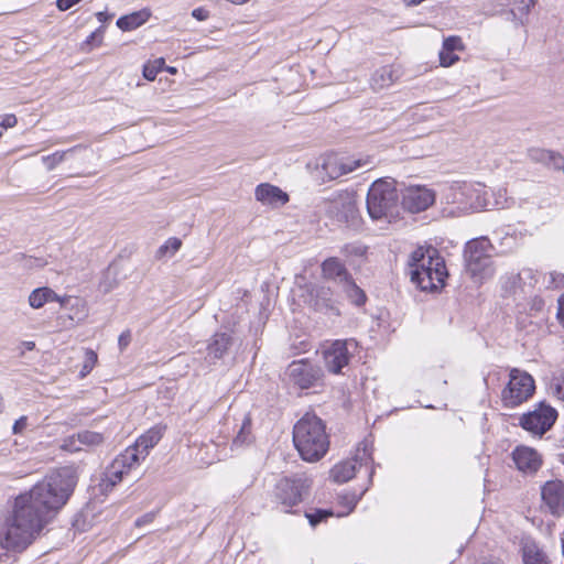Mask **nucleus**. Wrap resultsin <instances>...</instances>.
I'll list each match as a JSON object with an SVG mask.
<instances>
[{"mask_svg": "<svg viewBox=\"0 0 564 564\" xmlns=\"http://www.w3.org/2000/svg\"><path fill=\"white\" fill-rule=\"evenodd\" d=\"M77 481L75 467H59L35 484L29 492L17 497V500L47 523L67 503Z\"/></svg>", "mask_w": 564, "mask_h": 564, "instance_id": "obj_1", "label": "nucleus"}, {"mask_svg": "<svg viewBox=\"0 0 564 564\" xmlns=\"http://www.w3.org/2000/svg\"><path fill=\"white\" fill-rule=\"evenodd\" d=\"M411 282L422 291H435L444 286L447 270L444 259L432 246L419 247L409 257Z\"/></svg>", "mask_w": 564, "mask_h": 564, "instance_id": "obj_2", "label": "nucleus"}, {"mask_svg": "<svg viewBox=\"0 0 564 564\" xmlns=\"http://www.w3.org/2000/svg\"><path fill=\"white\" fill-rule=\"evenodd\" d=\"M293 443L304 460H319L329 447V438L322 419L306 413L293 427Z\"/></svg>", "mask_w": 564, "mask_h": 564, "instance_id": "obj_3", "label": "nucleus"}, {"mask_svg": "<svg viewBox=\"0 0 564 564\" xmlns=\"http://www.w3.org/2000/svg\"><path fill=\"white\" fill-rule=\"evenodd\" d=\"M45 524L25 505L15 499L12 519L0 530V545L20 552L31 544Z\"/></svg>", "mask_w": 564, "mask_h": 564, "instance_id": "obj_4", "label": "nucleus"}, {"mask_svg": "<svg viewBox=\"0 0 564 564\" xmlns=\"http://www.w3.org/2000/svg\"><path fill=\"white\" fill-rule=\"evenodd\" d=\"M494 246L487 237L469 240L464 249V260L467 272L473 279L484 281L495 273L492 264Z\"/></svg>", "mask_w": 564, "mask_h": 564, "instance_id": "obj_5", "label": "nucleus"}, {"mask_svg": "<svg viewBox=\"0 0 564 564\" xmlns=\"http://www.w3.org/2000/svg\"><path fill=\"white\" fill-rule=\"evenodd\" d=\"M399 202L394 182L378 180L367 194V209L372 219H382L394 215Z\"/></svg>", "mask_w": 564, "mask_h": 564, "instance_id": "obj_6", "label": "nucleus"}, {"mask_svg": "<svg viewBox=\"0 0 564 564\" xmlns=\"http://www.w3.org/2000/svg\"><path fill=\"white\" fill-rule=\"evenodd\" d=\"M535 390L533 378L525 371L511 369L510 379L502 390L501 401L506 408H516L532 397Z\"/></svg>", "mask_w": 564, "mask_h": 564, "instance_id": "obj_7", "label": "nucleus"}, {"mask_svg": "<svg viewBox=\"0 0 564 564\" xmlns=\"http://www.w3.org/2000/svg\"><path fill=\"white\" fill-rule=\"evenodd\" d=\"M311 482L304 477L281 478L274 488V500L281 505L285 512L301 503L308 494Z\"/></svg>", "mask_w": 564, "mask_h": 564, "instance_id": "obj_8", "label": "nucleus"}, {"mask_svg": "<svg viewBox=\"0 0 564 564\" xmlns=\"http://www.w3.org/2000/svg\"><path fill=\"white\" fill-rule=\"evenodd\" d=\"M323 209L340 223H352L358 216L357 202L354 193L339 191L323 200Z\"/></svg>", "mask_w": 564, "mask_h": 564, "instance_id": "obj_9", "label": "nucleus"}, {"mask_svg": "<svg viewBox=\"0 0 564 564\" xmlns=\"http://www.w3.org/2000/svg\"><path fill=\"white\" fill-rule=\"evenodd\" d=\"M285 375L292 384L304 390L315 387L322 380L324 372L318 365L304 358L292 361Z\"/></svg>", "mask_w": 564, "mask_h": 564, "instance_id": "obj_10", "label": "nucleus"}, {"mask_svg": "<svg viewBox=\"0 0 564 564\" xmlns=\"http://www.w3.org/2000/svg\"><path fill=\"white\" fill-rule=\"evenodd\" d=\"M137 467L135 454H131V451L119 454L102 474L99 484L101 491H111L116 485L122 481L124 475Z\"/></svg>", "mask_w": 564, "mask_h": 564, "instance_id": "obj_11", "label": "nucleus"}, {"mask_svg": "<svg viewBox=\"0 0 564 564\" xmlns=\"http://www.w3.org/2000/svg\"><path fill=\"white\" fill-rule=\"evenodd\" d=\"M557 412L551 405L540 403L533 411L524 413L520 419V425L528 432L542 436L555 423Z\"/></svg>", "mask_w": 564, "mask_h": 564, "instance_id": "obj_12", "label": "nucleus"}, {"mask_svg": "<svg viewBox=\"0 0 564 564\" xmlns=\"http://www.w3.org/2000/svg\"><path fill=\"white\" fill-rule=\"evenodd\" d=\"M304 291L305 293L302 295L303 301L311 308L324 314L339 315L333 297V291L329 286L310 283L305 285Z\"/></svg>", "mask_w": 564, "mask_h": 564, "instance_id": "obj_13", "label": "nucleus"}, {"mask_svg": "<svg viewBox=\"0 0 564 564\" xmlns=\"http://www.w3.org/2000/svg\"><path fill=\"white\" fill-rule=\"evenodd\" d=\"M482 189L484 188L480 185L475 186L466 182L454 183L449 187L447 199L453 204L459 205L464 209L482 208L487 206L481 194Z\"/></svg>", "mask_w": 564, "mask_h": 564, "instance_id": "obj_14", "label": "nucleus"}, {"mask_svg": "<svg viewBox=\"0 0 564 564\" xmlns=\"http://www.w3.org/2000/svg\"><path fill=\"white\" fill-rule=\"evenodd\" d=\"M354 339H337L325 346L323 349V359L325 368L334 375L341 373L344 367L348 366L351 354L349 346H356Z\"/></svg>", "mask_w": 564, "mask_h": 564, "instance_id": "obj_15", "label": "nucleus"}, {"mask_svg": "<svg viewBox=\"0 0 564 564\" xmlns=\"http://www.w3.org/2000/svg\"><path fill=\"white\" fill-rule=\"evenodd\" d=\"M434 202V192L425 186H410L402 194V206L410 213L423 212Z\"/></svg>", "mask_w": 564, "mask_h": 564, "instance_id": "obj_16", "label": "nucleus"}, {"mask_svg": "<svg viewBox=\"0 0 564 564\" xmlns=\"http://www.w3.org/2000/svg\"><path fill=\"white\" fill-rule=\"evenodd\" d=\"M541 497L549 511L556 517L564 513V482L549 480L541 488Z\"/></svg>", "mask_w": 564, "mask_h": 564, "instance_id": "obj_17", "label": "nucleus"}, {"mask_svg": "<svg viewBox=\"0 0 564 564\" xmlns=\"http://www.w3.org/2000/svg\"><path fill=\"white\" fill-rule=\"evenodd\" d=\"M164 429L154 426L137 438L133 445L127 447L123 452L135 454L137 466L147 458L151 448H153L162 438Z\"/></svg>", "mask_w": 564, "mask_h": 564, "instance_id": "obj_18", "label": "nucleus"}, {"mask_svg": "<svg viewBox=\"0 0 564 564\" xmlns=\"http://www.w3.org/2000/svg\"><path fill=\"white\" fill-rule=\"evenodd\" d=\"M512 460L516 467L524 474H535L542 466L541 455L531 447L517 446L512 452Z\"/></svg>", "mask_w": 564, "mask_h": 564, "instance_id": "obj_19", "label": "nucleus"}, {"mask_svg": "<svg viewBox=\"0 0 564 564\" xmlns=\"http://www.w3.org/2000/svg\"><path fill=\"white\" fill-rule=\"evenodd\" d=\"M322 274L323 278L334 281L340 286L352 278L346 265L336 257H332L323 261Z\"/></svg>", "mask_w": 564, "mask_h": 564, "instance_id": "obj_20", "label": "nucleus"}, {"mask_svg": "<svg viewBox=\"0 0 564 564\" xmlns=\"http://www.w3.org/2000/svg\"><path fill=\"white\" fill-rule=\"evenodd\" d=\"M257 200L264 205L279 206L289 202V195L278 186L263 183L256 187Z\"/></svg>", "mask_w": 564, "mask_h": 564, "instance_id": "obj_21", "label": "nucleus"}, {"mask_svg": "<svg viewBox=\"0 0 564 564\" xmlns=\"http://www.w3.org/2000/svg\"><path fill=\"white\" fill-rule=\"evenodd\" d=\"M68 296H59L52 289L47 286H42L33 290L29 295V304L32 308H41L46 303L50 302H58L61 306H65L68 302Z\"/></svg>", "mask_w": 564, "mask_h": 564, "instance_id": "obj_22", "label": "nucleus"}, {"mask_svg": "<svg viewBox=\"0 0 564 564\" xmlns=\"http://www.w3.org/2000/svg\"><path fill=\"white\" fill-rule=\"evenodd\" d=\"M230 345L231 337L228 334L216 333L207 346V357L212 360L223 358Z\"/></svg>", "mask_w": 564, "mask_h": 564, "instance_id": "obj_23", "label": "nucleus"}, {"mask_svg": "<svg viewBox=\"0 0 564 564\" xmlns=\"http://www.w3.org/2000/svg\"><path fill=\"white\" fill-rule=\"evenodd\" d=\"M399 78V74L392 66H382L378 68L371 77V87L380 90L391 86Z\"/></svg>", "mask_w": 564, "mask_h": 564, "instance_id": "obj_24", "label": "nucleus"}, {"mask_svg": "<svg viewBox=\"0 0 564 564\" xmlns=\"http://www.w3.org/2000/svg\"><path fill=\"white\" fill-rule=\"evenodd\" d=\"M529 158L533 162L542 163L554 170H556L561 163H564V156H562L560 153L544 149H530Z\"/></svg>", "mask_w": 564, "mask_h": 564, "instance_id": "obj_25", "label": "nucleus"}, {"mask_svg": "<svg viewBox=\"0 0 564 564\" xmlns=\"http://www.w3.org/2000/svg\"><path fill=\"white\" fill-rule=\"evenodd\" d=\"M83 149H86V147L83 144H77L64 151H56L52 154L42 156V162L46 166L47 171H53L58 164L64 162L68 155Z\"/></svg>", "mask_w": 564, "mask_h": 564, "instance_id": "obj_26", "label": "nucleus"}, {"mask_svg": "<svg viewBox=\"0 0 564 564\" xmlns=\"http://www.w3.org/2000/svg\"><path fill=\"white\" fill-rule=\"evenodd\" d=\"M148 18L149 14L143 11L132 12L130 14L120 17L116 24L122 31H131L145 23Z\"/></svg>", "mask_w": 564, "mask_h": 564, "instance_id": "obj_27", "label": "nucleus"}, {"mask_svg": "<svg viewBox=\"0 0 564 564\" xmlns=\"http://www.w3.org/2000/svg\"><path fill=\"white\" fill-rule=\"evenodd\" d=\"M357 469L356 464L349 459L335 465L332 469V477L336 482H346L356 475Z\"/></svg>", "mask_w": 564, "mask_h": 564, "instance_id": "obj_28", "label": "nucleus"}, {"mask_svg": "<svg viewBox=\"0 0 564 564\" xmlns=\"http://www.w3.org/2000/svg\"><path fill=\"white\" fill-rule=\"evenodd\" d=\"M343 291L346 293L347 297L357 306H361L366 303L367 296L354 281L351 278L347 283L341 286Z\"/></svg>", "mask_w": 564, "mask_h": 564, "instance_id": "obj_29", "label": "nucleus"}, {"mask_svg": "<svg viewBox=\"0 0 564 564\" xmlns=\"http://www.w3.org/2000/svg\"><path fill=\"white\" fill-rule=\"evenodd\" d=\"M523 563L549 564L545 554L534 543L524 545Z\"/></svg>", "mask_w": 564, "mask_h": 564, "instance_id": "obj_30", "label": "nucleus"}, {"mask_svg": "<svg viewBox=\"0 0 564 564\" xmlns=\"http://www.w3.org/2000/svg\"><path fill=\"white\" fill-rule=\"evenodd\" d=\"M256 481V475L248 470H239L234 474L231 485L238 490L250 488Z\"/></svg>", "mask_w": 564, "mask_h": 564, "instance_id": "obj_31", "label": "nucleus"}, {"mask_svg": "<svg viewBox=\"0 0 564 564\" xmlns=\"http://www.w3.org/2000/svg\"><path fill=\"white\" fill-rule=\"evenodd\" d=\"M77 440L82 443V447H97L104 444L105 436L101 433L85 430L77 433Z\"/></svg>", "mask_w": 564, "mask_h": 564, "instance_id": "obj_32", "label": "nucleus"}, {"mask_svg": "<svg viewBox=\"0 0 564 564\" xmlns=\"http://www.w3.org/2000/svg\"><path fill=\"white\" fill-rule=\"evenodd\" d=\"M181 247V239L171 237L156 250L155 258L162 259L166 256L172 257L180 250Z\"/></svg>", "mask_w": 564, "mask_h": 564, "instance_id": "obj_33", "label": "nucleus"}, {"mask_svg": "<svg viewBox=\"0 0 564 564\" xmlns=\"http://www.w3.org/2000/svg\"><path fill=\"white\" fill-rule=\"evenodd\" d=\"M251 416L246 414L241 424V427L234 440L235 445H245L251 442Z\"/></svg>", "mask_w": 564, "mask_h": 564, "instance_id": "obj_34", "label": "nucleus"}, {"mask_svg": "<svg viewBox=\"0 0 564 564\" xmlns=\"http://www.w3.org/2000/svg\"><path fill=\"white\" fill-rule=\"evenodd\" d=\"M350 460L356 464L357 468H361L364 465L367 466L372 462L371 451L365 442L359 444L356 455Z\"/></svg>", "mask_w": 564, "mask_h": 564, "instance_id": "obj_35", "label": "nucleus"}, {"mask_svg": "<svg viewBox=\"0 0 564 564\" xmlns=\"http://www.w3.org/2000/svg\"><path fill=\"white\" fill-rule=\"evenodd\" d=\"M368 164V161L356 160V159H346L339 163V172L336 175H332V177H338L339 175L348 174L357 169L365 166Z\"/></svg>", "mask_w": 564, "mask_h": 564, "instance_id": "obj_36", "label": "nucleus"}, {"mask_svg": "<svg viewBox=\"0 0 564 564\" xmlns=\"http://www.w3.org/2000/svg\"><path fill=\"white\" fill-rule=\"evenodd\" d=\"M333 511L328 509H315L312 512H305V517L313 528L326 521L328 518L333 517Z\"/></svg>", "mask_w": 564, "mask_h": 564, "instance_id": "obj_37", "label": "nucleus"}, {"mask_svg": "<svg viewBox=\"0 0 564 564\" xmlns=\"http://www.w3.org/2000/svg\"><path fill=\"white\" fill-rule=\"evenodd\" d=\"M97 354L91 349H86L84 364L79 372L82 378L86 377L94 369L95 365L97 364Z\"/></svg>", "mask_w": 564, "mask_h": 564, "instance_id": "obj_38", "label": "nucleus"}, {"mask_svg": "<svg viewBox=\"0 0 564 564\" xmlns=\"http://www.w3.org/2000/svg\"><path fill=\"white\" fill-rule=\"evenodd\" d=\"M164 65V59L159 58L153 64H145L143 66V76L148 80H154L159 70Z\"/></svg>", "mask_w": 564, "mask_h": 564, "instance_id": "obj_39", "label": "nucleus"}, {"mask_svg": "<svg viewBox=\"0 0 564 564\" xmlns=\"http://www.w3.org/2000/svg\"><path fill=\"white\" fill-rule=\"evenodd\" d=\"M59 447L63 451L76 453L82 451V443H79V441L77 440V434H73L70 436L65 437Z\"/></svg>", "mask_w": 564, "mask_h": 564, "instance_id": "obj_40", "label": "nucleus"}, {"mask_svg": "<svg viewBox=\"0 0 564 564\" xmlns=\"http://www.w3.org/2000/svg\"><path fill=\"white\" fill-rule=\"evenodd\" d=\"M551 388L553 394L564 401V371L553 379Z\"/></svg>", "mask_w": 564, "mask_h": 564, "instance_id": "obj_41", "label": "nucleus"}, {"mask_svg": "<svg viewBox=\"0 0 564 564\" xmlns=\"http://www.w3.org/2000/svg\"><path fill=\"white\" fill-rule=\"evenodd\" d=\"M463 48H464V45H463L462 39L459 36H454V35L448 36L443 42V50L455 52L457 50H463Z\"/></svg>", "mask_w": 564, "mask_h": 564, "instance_id": "obj_42", "label": "nucleus"}, {"mask_svg": "<svg viewBox=\"0 0 564 564\" xmlns=\"http://www.w3.org/2000/svg\"><path fill=\"white\" fill-rule=\"evenodd\" d=\"M440 61L442 66L448 67L458 61V56L453 51L442 50L440 52Z\"/></svg>", "mask_w": 564, "mask_h": 564, "instance_id": "obj_43", "label": "nucleus"}, {"mask_svg": "<svg viewBox=\"0 0 564 564\" xmlns=\"http://www.w3.org/2000/svg\"><path fill=\"white\" fill-rule=\"evenodd\" d=\"M131 343V332L129 329L122 332L118 338L119 349L124 350Z\"/></svg>", "mask_w": 564, "mask_h": 564, "instance_id": "obj_44", "label": "nucleus"}, {"mask_svg": "<svg viewBox=\"0 0 564 564\" xmlns=\"http://www.w3.org/2000/svg\"><path fill=\"white\" fill-rule=\"evenodd\" d=\"M102 34L104 28L100 26L87 37L86 44L94 45L95 41H97V45H99L101 43Z\"/></svg>", "mask_w": 564, "mask_h": 564, "instance_id": "obj_45", "label": "nucleus"}, {"mask_svg": "<svg viewBox=\"0 0 564 564\" xmlns=\"http://www.w3.org/2000/svg\"><path fill=\"white\" fill-rule=\"evenodd\" d=\"M82 0H57L56 7L61 11H66L73 8L75 4L79 3Z\"/></svg>", "mask_w": 564, "mask_h": 564, "instance_id": "obj_46", "label": "nucleus"}, {"mask_svg": "<svg viewBox=\"0 0 564 564\" xmlns=\"http://www.w3.org/2000/svg\"><path fill=\"white\" fill-rule=\"evenodd\" d=\"M18 120L14 115H6L2 121L0 122V127L3 129L13 128L17 124Z\"/></svg>", "mask_w": 564, "mask_h": 564, "instance_id": "obj_47", "label": "nucleus"}, {"mask_svg": "<svg viewBox=\"0 0 564 564\" xmlns=\"http://www.w3.org/2000/svg\"><path fill=\"white\" fill-rule=\"evenodd\" d=\"M192 17L198 21H205L208 19L209 13L204 8H196L192 11Z\"/></svg>", "mask_w": 564, "mask_h": 564, "instance_id": "obj_48", "label": "nucleus"}, {"mask_svg": "<svg viewBox=\"0 0 564 564\" xmlns=\"http://www.w3.org/2000/svg\"><path fill=\"white\" fill-rule=\"evenodd\" d=\"M26 425H28V417L26 416H21L13 424V433L14 434L22 433V431L26 427Z\"/></svg>", "mask_w": 564, "mask_h": 564, "instance_id": "obj_49", "label": "nucleus"}, {"mask_svg": "<svg viewBox=\"0 0 564 564\" xmlns=\"http://www.w3.org/2000/svg\"><path fill=\"white\" fill-rule=\"evenodd\" d=\"M154 517L155 514L153 512L145 513L135 520V525L142 527L144 524L151 523L154 520Z\"/></svg>", "mask_w": 564, "mask_h": 564, "instance_id": "obj_50", "label": "nucleus"}, {"mask_svg": "<svg viewBox=\"0 0 564 564\" xmlns=\"http://www.w3.org/2000/svg\"><path fill=\"white\" fill-rule=\"evenodd\" d=\"M557 313L556 316L560 323L564 326V293L557 300Z\"/></svg>", "mask_w": 564, "mask_h": 564, "instance_id": "obj_51", "label": "nucleus"}, {"mask_svg": "<svg viewBox=\"0 0 564 564\" xmlns=\"http://www.w3.org/2000/svg\"><path fill=\"white\" fill-rule=\"evenodd\" d=\"M512 4L523 14H528L530 12L531 6L525 3L524 0H513Z\"/></svg>", "mask_w": 564, "mask_h": 564, "instance_id": "obj_52", "label": "nucleus"}, {"mask_svg": "<svg viewBox=\"0 0 564 564\" xmlns=\"http://www.w3.org/2000/svg\"><path fill=\"white\" fill-rule=\"evenodd\" d=\"M96 18L100 23H106L113 18V14L108 13L107 11H100L96 13Z\"/></svg>", "mask_w": 564, "mask_h": 564, "instance_id": "obj_53", "label": "nucleus"}, {"mask_svg": "<svg viewBox=\"0 0 564 564\" xmlns=\"http://www.w3.org/2000/svg\"><path fill=\"white\" fill-rule=\"evenodd\" d=\"M425 0H404V3L405 6L408 7H414V6H419L421 4L422 2H424Z\"/></svg>", "mask_w": 564, "mask_h": 564, "instance_id": "obj_54", "label": "nucleus"}, {"mask_svg": "<svg viewBox=\"0 0 564 564\" xmlns=\"http://www.w3.org/2000/svg\"><path fill=\"white\" fill-rule=\"evenodd\" d=\"M22 346L26 349V350H33L34 347H35V343L34 341H23L22 343Z\"/></svg>", "mask_w": 564, "mask_h": 564, "instance_id": "obj_55", "label": "nucleus"}, {"mask_svg": "<svg viewBox=\"0 0 564 564\" xmlns=\"http://www.w3.org/2000/svg\"><path fill=\"white\" fill-rule=\"evenodd\" d=\"M551 278H552V281L555 282L556 281V278H560L561 282L564 281V275L562 274H555V273H552L551 274Z\"/></svg>", "mask_w": 564, "mask_h": 564, "instance_id": "obj_56", "label": "nucleus"}, {"mask_svg": "<svg viewBox=\"0 0 564 564\" xmlns=\"http://www.w3.org/2000/svg\"><path fill=\"white\" fill-rule=\"evenodd\" d=\"M482 564H505V563L501 562L500 560H489V561H485Z\"/></svg>", "mask_w": 564, "mask_h": 564, "instance_id": "obj_57", "label": "nucleus"}, {"mask_svg": "<svg viewBox=\"0 0 564 564\" xmlns=\"http://www.w3.org/2000/svg\"><path fill=\"white\" fill-rule=\"evenodd\" d=\"M167 70L171 73V74H175L176 73V68L175 67H169Z\"/></svg>", "mask_w": 564, "mask_h": 564, "instance_id": "obj_58", "label": "nucleus"}, {"mask_svg": "<svg viewBox=\"0 0 564 564\" xmlns=\"http://www.w3.org/2000/svg\"><path fill=\"white\" fill-rule=\"evenodd\" d=\"M536 302L539 303V308H541V306L543 305V301L542 300H538Z\"/></svg>", "mask_w": 564, "mask_h": 564, "instance_id": "obj_59", "label": "nucleus"}, {"mask_svg": "<svg viewBox=\"0 0 564 564\" xmlns=\"http://www.w3.org/2000/svg\"><path fill=\"white\" fill-rule=\"evenodd\" d=\"M531 1V4L534 6L536 0H530Z\"/></svg>", "mask_w": 564, "mask_h": 564, "instance_id": "obj_60", "label": "nucleus"}]
</instances>
